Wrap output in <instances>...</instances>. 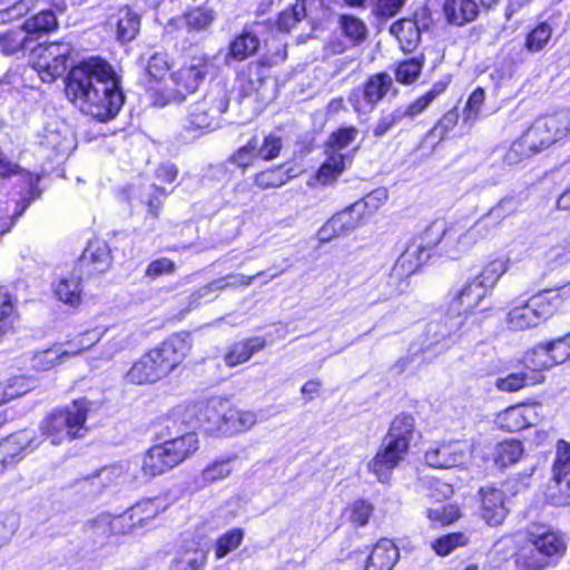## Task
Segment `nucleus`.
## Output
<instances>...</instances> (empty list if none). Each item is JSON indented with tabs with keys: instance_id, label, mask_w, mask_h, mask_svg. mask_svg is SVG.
<instances>
[{
	"instance_id": "obj_1",
	"label": "nucleus",
	"mask_w": 570,
	"mask_h": 570,
	"mask_svg": "<svg viewBox=\"0 0 570 570\" xmlns=\"http://www.w3.org/2000/svg\"><path fill=\"white\" fill-rule=\"evenodd\" d=\"M66 95L81 112L99 121L114 119L125 102L120 78L100 58H90L70 69Z\"/></svg>"
},
{
	"instance_id": "obj_2",
	"label": "nucleus",
	"mask_w": 570,
	"mask_h": 570,
	"mask_svg": "<svg viewBox=\"0 0 570 570\" xmlns=\"http://www.w3.org/2000/svg\"><path fill=\"white\" fill-rule=\"evenodd\" d=\"M170 414L165 419L161 432L164 442L151 446L142 458L141 470L147 476L160 475L194 454L198 450V438L187 432L181 422H169Z\"/></svg>"
},
{
	"instance_id": "obj_3",
	"label": "nucleus",
	"mask_w": 570,
	"mask_h": 570,
	"mask_svg": "<svg viewBox=\"0 0 570 570\" xmlns=\"http://www.w3.org/2000/svg\"><path fill=\"white\" fill-rule=\"evenodd\" d=\"M0 178H13L20 186L19 198L0 199V236L11 229L16 219L40 197V176L21 168L0 149Z\"/></svg>"
},
{
	"instance_id": "obj_4",
	"label": "nucleus",
	"mask_w": 570,
	"mask_h": 570,
	"mask_svg": "<svg viewBox=\"0 0 570 570\" xmlns=\"http://www.w3.org/2000/svg\"><path fill=\"white\" fill-rule=\"evenodd\" d=\"M570 288L547 289L531 296L528 301H513L505 322L511 331H525L537 327L550 318L569 296Z\"/></svg>"
},
{
	"instance_id": "obj_5",
	"label": "nucleus",
	"mask_w": 570,
	"mask_h": 570,
	"mask_svg": "<svg viewBox=\"0 0 570 570\" xmlns=\"http://www.w3.org/2000/svg\"><path fill=\"white\" fill-rule=\"evenodd\" d=\"M527 542L538 556L520 554L517 563L522 570H546L556 566L566 554L564 535L546 524H532L527 530Z\"/></svg>"
},
{
	"instance_id": "obj_6",
	"label": "nucleus",
	"mask_w": 570,
	"mask_h": 570,
	"mask_svg": "<svg viewBox=\"0 0 570 570\" xmlns=\"http://www.w3.org/2000/svg\"><path fill=\"white\" fill-rule=\"evenodd\" d=\"M91 403L86 400H76L65 409L55 410L40 423L41 434L58 445L67 440L85 435L86 421Z\"/></svg>"
},
{
	"instance_id": "obj_7",
	"label": "nucleus",
	"mask_w": 570,
	"mask_h": 570,
	"mask_svg": "<svg viewBox=\"0 0 570 570\" xmlns=\"http://www.w3.org/2000/svg\"><path fill=\"white\" fill-rule=\"evenodd\" d=\"M226 405L227 402L222 399L180 405L170 412L169 422H181L186 428L200 429L210 435H224Z\"/></svg>"
},
{
	"instance_id": "obj_8",
	"label": "nucleus",
	"mask_w": 570,
	"mask_h": 570,
	"mask_svg": "<svg viewBox=\"0 0 570 570\" xmlns=\"http://www.w3.org/2000/svg\"><path fill=\"white\" fill-rule=\"evenodd\" d=\"M229 99L222 86L209 89L202 100L188 107L184 128L189 131L210 129L218 126L217 119L228 109Z\"/></svg>"
},
{
	"instance_id": "obj_9",
	"label": "nucleus",
	"mask_w": 570,
	"mask_h": 570,
	"mask_svg": "<svg viewBox=\"0 0 570 570\" xmlns=\"http://www.w3.org/2000/svg\"><path fill=\"white\" fill-rule=\"evenodd\" d=\"M159 513L156 500H145L130 507L119 515L101 514L92 521V527L101 534L111 535L125 533L132 528L144 527L147 521Z\"/></svg>"
},
{
	"instance_id": "obj_10",
	"label": "nucleus",
	"mask_w": 570,
	"mask_h": 570,
	"mask_svg": "<svg viewBox=\"0 0 570 570\" xmlns=\"http://www.w3.org/2000/svg\"><path fill=\"white\" fill-rule=\"evenodd\" d=\"M393 87V79L386 72H379L367 78L362 87L354 88L348 102L358 115H367L387 95Z\"/></svg>"
},
{
	"instance_id": "obj_11",
	"label": "nucleus",
	"mask_w": 570,
	"mask_h": 570,
	"mask_svg": "<svg viewBox=\"0 0 570 570\" xmlns=\"http://www.w3.org/2000/svg\"><path fill=\"white\" fill-rule=\"evenodd\" d=\"M213 67L212 59L202 56L193 57L189 62L174 71L170 75V80L175 87L171 99L181 101L187 95L195 92Z\"/></svg>"
},
{
	"instance_id": "obj_12",
	"label": "nucleus",
	"mask_w": 570,
	"mask_h": 570,
	"mask_svg": "<svg viewBox=\"0 0 570 570\" xmlns=\"http://www.w3.org/2000/svg\"><path fill=\"white\" fill-rule=\"evenodd\" d=\"M72 52L69 42H52L37 50L33 69L43 82H52L67 69V61Z\"/></svg>"
},
{
	"instance_id": "obj_13",
	"label": "nucleus",
	"mask_w": 570,
	"mask_h": 570,
	"mask_svg": "<svg viewBox=\"0 0 570 570\" xmlns=\"http://www.w3.org/2000/svg\"><path fill=\"white\" fill-rule=\"evenodd\" d=\"M466 317L456 315L455 313L449 314L438 322H431L426 328V348L445 351L450 348L460 338L459 331L465 324Z\"/></svg>"
},
{
	"instance_id": "obj_14",
	"label": "nucleus",
	"mask_w": 570,
	"mask_h": 570,
	"mask_svg": "<svg viewBox=\"0 0 570 570\" xmlns=\"http://www.w3.org/2000/svg\"><path fill=\"white\" fill-rule=\"evenodd\" d=\"M188 335L176 334L164 341L159 346L149 351L158 370L164 376L175 370L190 351Z\"/></svg>"
},
{
	"instance_id": "obj_15",
	"label": "nucleus",
	"mask_w": 570,
	"mask_h": 570,
	"mask_svg": "<svg viewBox=\"0 0 570 570\" xmlns=\"http://www.w3.org/2000/svg\"><path fill=\"white\" fill-rule=\"evenodd\" d=\"M407 451L404 444L384 438L367 468L380 482H385L390 479L392 471L404 460Z\"/></svg>"
},
{
	"instance_id": "obj_16",
	"label": "nucleus",
	"mask_w": 570,
	"mask_h": 570,
	"mask_svg": "<svg viewBox=\"0 0 570 570\" xmlns=\"http://www.w3.org/2000/svg\"><path fill=\"white\" fill-rule=\"evenodd\" d=\"M41 442L42 440L32 430H22L11 434L0 443V471L36 450Z\"/></svg>"
},
{
	"instance_id": "obj_17",
	"label": "nucleus",
	"mask_w": 570,
	"mask_h": 570,
	"mask_svg": "<svg viewBox=\"0 0 570 570\" xmlns=\"http://www.w3.org/2000/svg\"><path fill=\"white\" fill-rule=\"evenodd\" d=\"M111 250L102 239L90 240L82 252L76 268L88 276L105 273L111 266Z\"/></svg>"
},
{
	"instance_id": "obj_18",
	"label": "nucleus",
	"mask_w": 570,
	"mask_h": 570,
	"mask_svg": "<svg viewBox=\"0 0 570 570\" xmlns=\"http://www.w3.org/2000/svg\"><path fill=\"white\" fill-rule=\"evenodd\" d=\"M468 454L469 445L465 442L442 443L425 452V462L435 469H450L462 464Z\"/></svg>"
},
{
	"instance_id": "obj_19",
	"label": "nucleus",
	"mask_w": 570,
	"mask_h": 570,
	"mask_svg": "<svg viewBox=\"0 0 570 570\" xmlns=\"http://www.w3.org/2000/svg\"><path fill=\"white\" fill-rule=\"evenodd\" d=\"M540 404H518L498 415V424L508 432H518L538 423Z\"/></svg>"
},
{
	"instance_id": "obj_20",
	"label": "nucleus",
	"mask_w": 570,
	"mask_h": 570,
	"mask_svg": "<svg viewBox=\"0 0 570 570\" xmlns=\"http://www.w3.org/2000/svg\"><path fill=\"white\" fill-rule=\"evenodd\" d=\"M51 288L59 302L69 307L77 308L82 303V273L75 267L71 272L53 281Z\"/></svg>"
},
{
	"instance_id": "obj_21",
	"label": "nucleus",
	"mask_w": 570,
	"mask_h": 570,
	"mask_svg": "<svg viewBox=\"0 0 570 570\" xmlns=\"http://www.w3.org/2000/svg\"><path fill=\"white\" fill-rule=\"evenodd\" d=\"M480 497L483 520L489 525H500L509 513L504 492L495 488H483L480 490Z\"/></svg>"
},
{
	"instance_id": "obj_22",
	"label": "nucleus",
	"mask_w": 570,
	"mask_h": 570,
	"mask_svg": "<svg viewBox=\"0 0 570 570\" xmlns=\"http://www.w3.org/2000/svg\"><path fill=\"white\" fill-rule=\"evenodd\" d=\"M238 469V455L236 453L224 454L210 461L200 471L196 482L199 487H207L227 479Z\"/></svg>"
},
{
	"instance_id": "obj_23",
	"label": "nucleus",
	"mask_w": 570,
	"mask_h": 570,
	"mask_svg": "<svg viewBox=\"0 0 570 570\" xmlns=\"http://www.w3.org/2000/svg\"><path fill=\"white\" fill-rule=\"evenodd\" d=\"M419 14H414V19L404 18L395 21L390 27V32L395 36L403 51H413L421 40V31L428 28L425 19L419 20Z\"/></svg>"
},
{
	"instance_id": "obj_24",
	"label": "nucleus",
	"mask_w": 570,
	"mask_h": 570,
	"mask_svg": "<svg viewBox=\"0 0 570 570\" xmlns=\"http://www.w3.org/2000/svg\"><path fill=\"white\" fill-rule=\"evenodd\" d=\"M487 293L485 288L475 278L468 281L453 297L450 312L464 317L463 315L471 313L479 306Z\"/></svg>"
},
{
	"instance_id": "obj_25",
	"label": "nucleus",
	"mask_w": 570,
	"mask_h": 570,
	"mask_svg": "<svg viewBox=\"0 0 570 570\" xmlns=\"http://www.w3.org/2000/svg\"><path fill=\"white\" fill-rule=\"evenodd\" d=\"M482 222H476L471 228L460 232L453 227L448 228L445 238V255L456 258L470 250L481 237Z\"/></svg>"
},
{
	"instance_id": "obj_26",
	"label": "nucleus",
	"mask_w": 570,
	"mask_h": 570,
	"mask_svg": "<svg viewBox=\"0 0 570 570\" xmlns=\"http://www.w3.org/2000/svg\"><path fill=\"white\" fill-rule=\"evenodd\" d=\"M429 258L430 254L423 249V245L412 242L395 262L389 278L407 277L414 274Z\"/></svg>"
},
{
	"instance_id": "obj_27",
	"label": "nucleus",
	"mask_w": 570,
	"mask_h": 570,
	"mask_svg": "<svg viewBox=\"0 0 570 570\" xmlns=\"http://www.w3.org/2000/svg\"><path fill=\"white\" fill-rule=\"evenodd\" d=\"M397 547L390 539H381L366 558L364 570H392L399 561Z\"/></svg>"
},
{
	"instance_id": "obj_28",
	"label": "nucleus",
	"mask_w": 570,
	"mask_h": 570,
	"mask_svg": "<svg viewBox=\"0 0 570 570\" xmlns=\"http://www.w3.org/2000/svg\"><path fill=\"white\" fill-rule=\"evenodd\" d=\"M548 125L544 117L537 119L524 132L521 140L513 145V148L524 146L532 153H539L557 142L558 140Z\"/></svg>"
},
{
	"instance_id": "obj_29",
	"label": "nucleus",
	"mask_w": 570,
	"mask_h": 570,
	"mask_svg": "<svg viewBox=\"0 0 570 570\" xmlns=\"http://www.w3.org/2000/svg\"><path fill=\"white\" fill-rule=\"evenodd\" d=\"M442 9L446 21L458 27L474 21L479 14V6L474 0H445Z\"/></svg>"
},
{
	"instance_id": "obj_30",
	"label": "nucleus",
	"mask_w": 570,
	"mask_h": 570,
	"mask_svg": "<svg viewBox=\"0 0 570 570\" xmlns=\"http://www.w3.org/2000/svg\"><path fill=\"white\" fill-rule=\"evenodd\" d=\"M266 345L263 337L254 336L232 344L224 355L227 366L234 367L247 362L255 353L262 351Z\"/></svg>"
},
{
	"instance_id": "obj_31",
	"label": "nucleus",
	"mask_w": 570,
	"mask_h": 570,
	"mask_svg": "<svg viewBox=\"0 0 570 570\" xmlns=\"http://www.w3.org/2000/svg\"><path fill=\"white\" fill-rule=\"evenodd\" d=\"M39 146L45 149L51 151L49 157L65 155L71 148V138L70 134L67 129L61 128H51L48 126L43 129V132L39 136Z\"/></svg>"
},
{
	"instance_id": "obj_32",
	"label": "nucleus",
	"mask_w": 570,
	"mask_h": 570,
	"mask_svg": "<svg viewBox=\"0 0 570 570\" xmlns=\"http://www.w3.org/2000/svg\"><path fill=\"white\" fill-rule=\"evenodd\" d=\"M256 422L257 415L255 412L230 407L227 404L225 407L224 435H234L248 431Z\"/></svg>"
},
{
	"instance_id": "obj_33",
	"label": "nucleus",
	"mask_w": 570,
	"mask_h": 570,
	"mask_svg": "<svg viewBox=\"0 0 570 570\" xmlns=\"http://www.w3.org/2000/svg\"><path fill=\"white\" fill-rule=\"evenodd\" d=\"M150 353L142 355L127 373L129 382L135 384L154 383L164 377L161 372L158 370Z\"/></svg>"
},
{
	"instance_id": "obj_34",
	"label": "nucleus",
	"mask_w": 570,
	"mask_h": 570,
	"mask_svg": "<svg viewBox=\"0 0 570 570\" xmlns=\"http://www.w3.org/2000/svg\"><path fill=\"white\" fill-rule=\"evenodd\" d=\"M261 41L250 27H245L242 33L229 43L227 57L243 61L256 53Z\"/></svg>"
},
{
	"instance_id": "obj_35",
	"label": "nucleus",
	"mask_w": 570,
	"mask_h": 570,
	"mask_svg": "<svg viewBox=\"0 0 570 570\" xmlns=\"http://www.w3.org/2000/svg\"><path fill=\"white\" fill-rule=\"evenodd\" d=\"M449 80H440L435 82L432 88L424 94L423 96L419 97L415 101L410 104L406 107H399L402 114H404V119H414L416 116L421 115L426 108L441 95L443 94L448 86Z\"/></svg>"
},
{
	"instance_id": "obj_36",
	"label": "nucleus",
	"mask_w": 570,
	"mask_h": 570,
	"mask_svg": "<svg viewBox=\"0 0 570 570\" xmlns=\"http://www.w3.org/2000/svg\"><path fill=\"white\" fill-rule=\"evenodd\" d=\"M327 158L317 171V180L322 185L334 183L344 171L348 157L342 153H330L326 150Z\"/></svg>"
},
{
	"instance_id": "obj_37",
	"label": "nucleus",
	"mask_w": 570,
	"mask_h": 570,
	"mask_svg": "<svg viewBox=\"0 0 570 570\" xmlns=\"http://www.w3.org/2000/svg\"><path fill=\"white\" fill-rule=\"evenodd\" d=\"M22 26L26 33H28L32 42H35L39 36L55 30L58 27V21L53 11L42 10L27 19Z\"/></svg>"
},
{
	"instance_id": "obj_38",
	"label": "nucleus",
	"mask_w": 570,
	"mask_h": 570,
	"mask_svg": "<svg viewBox=\"0 0 570 570\" xmlns=\"http://www.w3.org/2000/svg\"><path fill=\"white\" fill-rule=\"evenodd\" d=\"M415 420L410 414H400L391 423L387 434L384 436L392 442L404 444L410 448L413 438Z\"/></svg>"
},
{
	"instance_id": "obj_39",
	"label": "nucleus",
	"mask_w": 570,
	"mask_h": 570,
	"mask_svg": "<svg viewBox=\"0 0 570 570\" xmlns=\"http://www.w3.org/2000/svg\"><path fill=\"white\" fill-rule=\"evenodd\" d=\"M523 444L518 440H505L497 444L493 451V461L500 468L517 463L523 455Z\"/></svg>"
},
{
	"instance_id": "obj_40",
	"label": "nucleus",
	"mask_w": 570,
	"mask_h": 570,
	"mask_svg": "<svg viewBox=\"0 0 570 570\" xmlns=\"http://www.w3.org/2000/svg\"><path fill=\"white\" fill-rule=\"evenodd\" d=\"M32 40L26 33L23 26L20 29H9L0 33V49L11 56L30 47Z\"/></svg>"
},
{
	"instance_id": "obj_41",
	"label": "nucleus",
	"mask_w": 570,
	"mask_h": 570,
	"mask_svg": "<svg viewBox=\"0 0 570 570\" xmlns=\"http://www.w3.org/2000/svg\"><path fill=\"white\" fill-rule=\"evenodd\" d=\"M140 29V17L129 8H121L118 11L117 38L122 41L135 39Z\"/></svg>"
},
{
	"instance_id": "obj_42",
	"label": "nucleus",
	"mask_w": 570,
	"mask_h": 570,
	"mask_svg": "<svg viewBox=\"0 0 570 570\" xmlns=\"http://www.w3.org/2000/svg\"><path fill=\"white\" fill-rule=\"evenodd\" d=\"M541 374L511 373L505 377H498L494 385L499 391L511 393L520 391L525 386L534 385L541 382Z\"/></svg>"
},
{
	"instance_id": "obj_43",
	"label": "nucleus",
	"mask_w": 570,
	"mask_h": 570,
	"mask_svg": "<svg viewBox=\"0 0 570 570\" xmlns=\"http://www.w3.org/2000/svg\"><path fill=\"white\" fill-rule=\"evenodd\" d=\"M215 18L216 12L212 8L199 7L190 10L175 22L185 24L189 30L203 31L214 22Z\"/></svg>"
},
{
	"instance_id": "obj_44",
	"label": "nucleus",
	"mask_w": 570,
	"mask_h": 570,
	"mask_svg": "<svg viewBox=\"0 0 570 570\" xmlns=\"http://www.w3.org/2000/svg\"><path fill=\"white\" fill-rule=\"evenodd\" d=\"M527 368L531 370L530 374H540L542 371L553 367L547 344L535 345L528 351L523 357Z\"/></svg>"
},
{
	"instance_id": "obj_45",
	"label": "nucleus",
	"mask_w": 570,
	"mask_h": 570,
	"mask_svg": "<svg viewBox=\"0 0 570 570\" xmlns=\"http://www.w3.org/2000/svg\"><path fill=\"white\" fill-rule=\"evenodd\" d=\"M77 351L55 346L40 353H37L32 358V367L38 371H48L60 363L65 356H75Z\"/></svg>"
},
{
	"instance_id": "obj_46",
	"label": "nucleus",
	"mask_w": 570,
	"mask_h": 570,
	"mask_svg": "<svg viewBox=\"0 0 570 570\" xmlns=\"http://www.w3.org/2000/svg\"><path fill=\"white\" fill-rule=\"evenodd\" d=\"M448 234V228L444 227L442 222L432 223L421 234V236L413 240L415 244L423 245V249L426 250L431 255V250L442 243V250L445 254V238Z\"/></svg>"
},
{
	"instance_id": "obj_47",
	"label": "nucleus",
	"mask_w": 570,
	"mask_h": 570,
	"mask_svg": "<svg viewBox=\"0 0 570 570\" xmlns=\"http://www.w3.org/2000/svg\"><path fill=\"white\" fill-rule=\"evenodd\" d=\"M387 196V190L385 188L374 189L361 200L354 203V210H356V213L360 212L365 220H367L385 204Z\"/></svg>"
},
{
	"instance_id": "obj_48",
	"label": "nucleus",
	"mask_w": 570,
	"mask_h": 570,
	"mask_svg": "<svg viewBox=\"0 0 570 570\" xmlns=\"http://www.w3.org/2000/svg\"><path fill=\"white\" fill-rule=\"evenodd\" d=\"M570 473V443L560 440L557 443L556 458L552 465V479L549 485H554Z\"/></svg>"
},
{
	"instance_id": "obj_49",
	"label": "nucleus",
	"mask_w": 570,
	"mask_h": 570,
	"mask_svg": "<svg viewBox=\"0 0 570 570\" xmlns=\"http://www.w3.org/2000/svg\"><path fill=\"white\" fill-rule=\"evenodd\" d=\"M331 218L334 222V226H336V230H338L342 236L355 230L366 222L360 212L356 213V210H354V204L333 215Z\"/></svg>"
},
{
	"instance_id": "obj_50",
	"label": "nucleus",
	"mask_w": 570,
	"mask_h": 570,
	"mask_svg": "<svg viewBox=\"0 0 570 570\" xmlns=\"http://www.w3.org/2000/svg\"><path fill=\"white\" fill-rule=\"evenodd\" d=\"M508 271V261L504 258H497L487 264L482 272L474 278L485 288L488 292L492 289L498 281Z\"/></svg>"
},
{
	"instance_id": "obj_51",
	"label": "nucleus",
	"mask_w": 570,
	"mask_h": 570,
	"mask_svg": "<svg viewBox=\"0 0 570 570\" xmlns=\"http://www.w3.org/2000/svg\"><path fill=\"white\" fill-rule=\"evenodd\" d=\"M340 27L343 35L350 40L352 46H357L366 39V24L354 16H342L340 18Z\"/></svg>"
},
{
	"instance_id": "obj_52",
	"label": "nucleus",
	"mask_w": 570,
	"mask_h": 570,
	"mask_svg": "<svg viewBox=\"0 0 570 570\" xmlns=\"http://www.w3.org/2000/svg\"><path fill=\"white\" fill-rule=\"evenodd\" d=\"M520 204L521 203L517 197H504L495 206H493L489 213L480 219V222H482L483 225H485L488 220H491L494 224H499L505 217L515 213L520 207Z\"/></svg>"
},
{
	"instance_id": "obj_53",
	"label": "nucleus",
	"mask_w": 570,
	"mask_h": 570,
	"mask_svg": "<svg viewBox=\"0 0 570 570\" xmlns=\"http://www.w3.org/2000/svg\"><path fill=\"white\" fill-rule=\"evenodd\" d=\"M424 66V57H413L399 63L395 70V78L400 83L411 85L421 75Z\"/></svg>"
},
{
	"instance_id": "obj_54",
	"label": "nucleus",
	"mask_w": 570,
	"mask_h": 570,
	"mask_svg": "<svg viewBox=\"0 0 570 570\" xmlns=\"http://www.w3.org/2000/svg\"><path fill=\"white\" fill-rule=\"evenodd\" d=\"M291 176L282 167L269 168L255 175L254 184L259 189L278 188L289 180Z\"/></svg>"
},
{
	"instance_id": "obj_55",
	"label": "nucleus",
	"mask_w": 570,
	"mask_h": 570,
	"mask_svg": "<svg viewBox=\"0 0 570 570\" xmlns=\"http://www.w3.org/2000/svg\"><path fill=\"white\" fill-rule=\"evenodd\" d=\"M552 36V27L548 22L537 24L525 38V48L530 52H539L546 48Z\"/></svg>"
},
{
	"instance_id": "obj_56",
	"label": "nucleus",
	"mask_w": 570,
	"mask_h": 570,
	"mask_svg": "<svg viewBox=\"0 0 570 570\" xmlns=\"http://www.w3.org/2000/svg\"><path fill=\"white\" fill-rule=\"evenodd\" d=\"M244 539V530L240 528H234L223 535H220L216 542L215 554L217 559H222L229 552L236 550Z\"/></svg>"
},
{
	"instance_id": "obj_57",
	"label": "nucleus",
	"mask_w": 570,
	"mask_h": 570,
	"mask_svg": "<svg viewBox=\"0 0 570 570\" xmlns=\"http://www.w3.org/2000/svg\"><path fill=\"white\" fill-rule=\"evenodd\" d=\"M128 470L129 463L112 464L99 470L92 479L98 480L101 485L107 487L114 483L125 482L127 480L126 473Z\"/></svg>"
},
{
	"instance_id": "obj_58",
	"label": "nucleus",
	"mask_w": 570,
	"mask_h": 570,
	"mask_svg": "<svg viewBox=\"0 0 570 570\" xmlns=\"http://www.w3.org/2000/svg\"><path fill=\"white\" fill-rule=\"evenodd\" d=\"M283 148V142L281 137L269 134L263 138L261 141L256 136V154L257 157L263 160H273L275 159Z\"/></svg>"
},
{
	"instance_id": "obj_59",
	"label": "nucleus",
	"mask_w": 570,
	"mask_h": 570,
	"mask_svg": "<svg viewBox=\"0 0 570 570\" xmlns=\"http://www.w3.org/2000/svg\"><path fill=\"white\" fill-rule=\"evenodd\" d=\"M357 134V129L353 126L338 129L330 136L326 142V150L330 153H341L342 149L356 139Z\"/></svg>"
},
{
	"instance_id": "obj_60",
	"label": "nucleus",
	"mask_w": 570,
	"mask_h": 570,
	"mask_svg": "<svg viewBox=\"0 0 570 570\" xmlns=\"http://www.w3.org/2000/svg\"><path fill=\"white\" fill-rule=\"evenodd\" d=\"M547 498L553 505L570 504V473L554 485H548Z\"/></svg>"
},
{
	"instance_id": "obj_61",
	"label": "nucleus",
	"mask_w": 570,
	"mask_h": 570,
	"mask_svg": "<svg viewBox=\"0 0 570 570\" xmlns=\"http://www.w3.org/2000/svg\"><path fill=\"white\" fill-rule=\"evenodd\" d=\"M549 128L553 131L557 140L564 138L570 132V109H562L544 117Z\"/></svg>"
},
{
	"instance_id": "obj_62",
	"label": "nucleus",
	"mask_w": 570,
	"mask_h": 570,
	"mask_svg": "<svg viewBox=\"0 0 570 570\" xmlns=\"http://www.w3.org/2000/svg\"><path fill=\"white\" fill-rule=\"evenodd\" d=\"M485 99V94L482 88H476L468 98L465 107L462 112L464 124L472 125L480 115L481 108Z\"/></svg>"
},
{
	"instance_id": "obj_63",
	"label": "nucleus",
	"mask_w": 570,
	"mask_h": 570,
	"mask_svg": "<svg viewBox=\"0 0 570 570\" xmlns=\"http://www.w3.org/2000/svg\"><path fill=\"white\" fill-rule=\"evenodd\" d=\"M305 17L304 1H297L289 10L283 11L277 19V28L281 31H289Z\"/></svg>"
},
{
	"instance_id": "obj_64",
	"label": "nucleus",
	"mask_w": 570,
	"mask_h": 570,
	"mask_svg": "<svg viewBox=\"0 0 570 570\" xmlns=\"http://www.w3.org/2000/svg\"><path fill=\"white\" fill-rule=\"evenodd\" d=\"M546 344L553 366L562 364L570 358V333Z\"/></svg>"
}]
</instances>
